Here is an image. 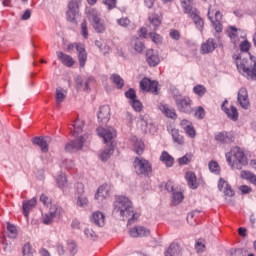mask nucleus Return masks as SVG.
<instances>
[{
  "label": "nucleus",
  "mask_w": 256,
  "mask_h": 256,
  "mask_svg": "<svg viewBox=\"0 0 256 256\" xmlns=\"http://www.w3.org/2000/svg\"><path fill=\"white\" fill-rule=\"evenodd\" d=\"M114 211L119 213L123 219H128V225H131L135 219H138V214L133 211V203L126 196H117L114 201Z\"/></svg>",
  "instance_id": "obj_1"
},
{
  "label": "nucleus",
  "mask_w": 256,
  "mask_h": 256,
  "mask_svg": "<svg viewBox=\"0 0 256 256\" xmlns=\"http://www.w3.org/2000/svg\"><path fill=\"white\" fill-rule=\"evenodd\" d=\"M97 133L99 137H102L104 140V143L106 145H109L108 148H105L100 154H99V159L101 161H107V159L111 158V155H113L115 151V142L113 141L115 137H117V131H115L113 128H103L99 127L97 129Z\"/></svg>",
  "instance_id": "obj_2"
},
{
  "label": "nucleus",
  "mask_w": 256,
  "mask_h": 256,
  "mask_svg": "<svg viewBox=\"0 0 256 256\" xmlns=\"http://www.w3.org/2000/svg\"><path fill=\"white\" fill-rule=\"evenodd\" d=\"M236 67L244 77L256 81V57L251 56L249 59L243 58V56H237L235 58Z\"/></svg>",
  "instance_id": "obj_3"
},
{
  "label": "nucleus",
  "mask_w": 256,
  "mask_h": 256,
  "mask_svg": "<svg viewBox=\"0 0 256 256\" xmlns=\"http://www.w3.org/2000/svg\"><path fill=\"white\" fill-rule=\"evenodd\" d=\"M226 161L231 169L241 170L243 167L248 165L249 160L245 155V152L239 147H234L231 151L226 153Z\"/></svg>",
  "instance_id": "obj_4"
},
{
  "label": "nucleus",
  "mask_w": 256,
  "mask_h": 256,
  "mask_svg": "<svg viewBox=\"0 0 256 256\" xmlns=\"http://www.w3.org/2000/svg\"><path fill=\"white\" fill-rule=\"evenodd\" d=\"M208 19L212 23V27L215 29L216 33H221L223 31V14L219 10H215L212 6L208 9Z\"/></svg>",
  "instance_id": "obj_5"
},
{
  "label": "nucleus",
  "mask_w": 256,
  "mask_h": 256,
  "mask_svg": "<svg viewBox=\"0 0 256 256\" xmlns=\"http://www.w3.org/2000/svg\"><path fill=\"white\" fill-rule=\"evenodd\" d=\"M133 165L134 171L137 175H144V177H149L153 171L151 163L143 158H135Z\"/></svg>",
  "instance_id": "obj_6"
},
{
  "label": "nucleus",
  "mask_w": 256,
  "mask_h": 256,
  "mask_svg": "<svg viewBox=\"0 0 256 256\" xmlns=\"http://www.w3.org/2000/svg\"><path fill=\"white\" fill-rule=\"evenodd\" d=\"M89 139H91V136L89 134L80 136L76 140L68 142L65 146V151L67 153H75V151L83 149V143H85Z\"/></svg>",
  "instance_id": "obj_7"
},
{
  "label": "nucleus",
  "mask_w": 256,
  "mask_h": 256,
  "mask_svg": "<svg viewBox=\"0 0 256 256\" xmlns=\"http://www.w3.org/2000/svg\"><path fill=\"white\" fill-rule=\"evenodd\" d=\"M81 0H72L68 3V11L66 12V19L70 23H77V15H79V4Z\"/></svg>",
  "instance_id": "obj_8"
},
{
  "label": "nucleus",
  "mask_w": 256,
  "mask_h": 256,
  "mask_svg": "<svg viewBox=\"0 0 256 256\" xmlns=\"http://www.w3.org/2000/svg\"><path fill=\"white\" fill-rule=\"evenodd\" d=\"M176 107L181 113H191L193 108L191 107L192 101L189 98L182 97L181 95L174 96Z\"/></svg>",
  "instance_id": "obj_9"
},
{
  "label": "nucleus",
  "mask_w": 256,
  "mask_h": 256,
  "mask_svg": "<svg viewBox=\"0 0 256 256\" xmlns=\"http://www.w3.org/2000/svg\"><path fill=\"white\" fill-rule=\"evenodd\" d=\"M111 191H113V186H111V184H102L95 194L96 201L102 203L105 199H109Z\"/></svg>",
  "instance_id": "obj_10"
},
{
  "label": "nucleus",
  "mask_w": 256,
  "mask_h": 256,
  "mask_svg": "<svg viewBox=\"0 0 256 256\" xmlns=\"http://www.w3.org/2000/svg\"><path fill=\"white\" fill-rule=\"evenodd\" d=\"M72 49H76V51H78L80 67H85V63H87V52L85 51V45L82 43L68 45V51H72Z\"/></svg>",
  "instance_id": "obj_11"
},
{
  "label": "nucleus",
  "mask_w": 256,
  "mask_h": 256,
  "mask_svg": "<svg viewBox=\"0 0 256 256\" xmlns=\"http://www.w3.org/2000/svg\"><path fill=\"white\" fill-rule=\"evenodd\" d=\"M218 189L219 191H222V193H224L226 201H231V197L235 196V191H233L231 185H229V183L223 178H220L218 182Z\"/></svg>",
  "instance_id": "obj_12"
},
{
  "label": "nucleus",
  "mask_w": 256,
  "mask_h": 256,
  "mask_svg": "<svg viewBox=\"0 0 256 256\" xmlns=\"http://www.w3.org/2000/svg\"><path fill=\"white\" fill-rule=\"evenodd\" d=\"M157 81H152L148 78H144L140 82V88L142 91H147L148 93H154V95H157V87H158Z\"/></svg>",
  "instance_id": "obj_13"
},
{
  "label": "nucleus",
  "mask_w": 256,
  "mask_h": 256,
  "mask_svg": "<svg viewBox=\"0 0 256 256\" xmlns=\"http://www.w3.org/2000/svg\"><path fill=\"white\" fill-rule=\"evenodd\" d=\"M105 214L101 211H95L90 215V222L96 227H105Z\"/></svg>",
  "instance_id": "obj_14"
},
{
  "label": "nucleus",
  "mask_w": 256,
  "mask_h": 256,
  "mask_svg": "<svg viewBox=\"0 0 256 256\" xmlns=\"http://www.w3.org/2000/svg\"><path fill=\"white\" fill-rule=\"evenodd\" d=\"M237 99L242 109H249L251 103L249 102V93L246 88H240Z\"/></svg>",
  "instance_id": "obj_15"
},
{
  "label": "nucleus",
  "mask_w": 256,
  "mask_h": 256,
  "mask_svg": "<svg viewBox=\"0 0 256 256\" xmlns=\"http://www.w3.org/2000/svg\"><path fill=\"white\" fill-rule=\"evenodd\" d=\"M229 104V101L225 100L222 104V110L227 115L228 119H231V121H237L239 119V112H237V108L235 106H230L227 108L226 105Z\"/></svg>",
  "instance_id": "obj_16"
},
{
  "label": "nucleus",
  "mask_w": 256,
  "mask_h": 256,
  "mask_svg": "<svg viewBox=\"0 0 256 256\" xmlns=\"http://www.w3.org/2000/svg\"><path fill=\"white\" fill-rule=\"evenodd\" d=\"M111 119V107L109 105L101 106L98 112V121L105 125Z\"/></svg>",
  "instance_id": "obj_17"
},
{
  "label": "nucleus",
  "mask_w": 256,
  "mask_h": 256,
  "mask_svg": "<svg viewBox=\"0 0 256 256\" xmlns=\"http://www.w3.org/2000/svg\"><path fill=\"white\" fill-rule=\"evenodd\" d=\"M146 61L150 67H157L161 63V58H159V54L155 50L149 49L146 52Z\"/></svg>",
  "instance_id": "obj_18"
},
{
  "label": "nucleus",
  "mask_w": 256,
  "mask_h": 256,
  "mask_svg": "<svg viewBox=\"0 0 256 256\" xmlns=\"http://www.w3.org/2000/svg\"><path fill=\"white\" fill-rule=\"evenodd\" d=\"M34 145H38L40 147L42 153H47L49 151V143H51V138L49 136L46 137H36L33 139Z\"/></svg>",
  "instance_id": "obj_19"
},
{
  "label": "nucleus",
  "mask_w": 256,
  "mask_h": 256,
  "mask_svg": "<svg viewBox=\"0 0 256 256\" xmlns=\"http://www.w3.org/2000/svg\"><path fill=\"white\" fill-rule=\"evenodd\" d=\"M130 237H149L151 231L143 226H136L129 230Z\"/></svg>",
  "instance_id": "obj_20"
},
{
  "label": "nucleus",
  "mask_w": 256,
  "mask_h": 256,
  "mask_svg": "<svg viewBox=\"0 0 256 256\" xmlns=\"http://www.w3.org/2000/svg\"><path fill=\"white\" fill-rule=\"evenodd\" d=\"M217 49V43L215 42L214 39L209 38L206 42H204L201 45V53L202 55H207V53H213V50Z\"/></svg>",
  "instance_id": "obj_21"
},
{
  "label": "nucleus",
  "mask_w": 256,
  "mask_h": 256,
  "mask_svg": "<svg viewBox=\"0 0 256 256\" xmlns=\"http://www.w3.org/2000/svg\"><path fill=\"white\" fill-rule=\"evenodd\" d=\"M241 32V30L237 29V27L235 26H229L227 28V35L229 37V39L231 40V43H233L234 45L239 44V33Z\"/></svg>",
  "instance_id": "obj_22"
},
{
  "label": "nucleus",
  "mask_w": 256,
  "mask_h": 256,
  "mask_svg": "<svg viewBox=\"0 0 256 256\" xmlns=\"http://www.w3.org/2000/svg\"><path fill=\"white\" fill-rule=\"evenodd\" d=\"M59 61H61V63L63 65H65L66 67H73V65H75V60H73V57L61 52V51H58L56 53Z\"/></svg>",
  "instance_id": "obj_23"
},
{
  "label": "nucleus",
  "mask_w": 256,
  "mask_h": 256,
  "mask_svg": "<svg viewBox=\"0 0 256 256\" xmlns=\"http://www.w3.org/2000/svg\"><path fill=\"white\" fill-rule=\"evenodd\" d=\"M215 141L218 143H233V135L229 132H220L215 134Z\"/></svg>",
  "instance_id": "obj_24"
},
{
  "label": "nucleus",
  "mask_w": 256,
  "mask_h": 256,
  "mask_svg": "<svg viewBox=\"0 0 256 256\" xmlns=\"http://www.w3.org/2000/svg\"><path fill=\"white\" fill-rule=\"evenodd\" d=\"M37 205V198L33 197L30 200H25L23 202V213L25 217H29V213L31 211V209H33V207H35Z\"/></svg>",
  "instance_id": "obj_25"
},
{
  "label": "nucleus",
  "mask_w": 256,
  "mask_h": 256,
  "mask_svg": "<svg viewBox=\"0 0 256 256\" xmlns=\"http://www.w3.org/2000/svg\"><path fill=\"white\" fill-rule=\"evenodd\" d=\"M160 161L167 167H173V165L175 164V158H173V156H171L170 153L167 151H163L161 153Z\"/></svg>",
  "instance_id": "obj_26"
},
{
  "label": "nucleus",
  "mask_w": 256,
  "mask_h": 256,
  "mask_svg": "<svg viewBox=\"0 0 256 256\" xmlns=\"http://www.w3.org/2000/svg\"><path fill=\"white\" fill-rule=\"evenodd\" d=\"M185 179L190 189H197V187H199V183H197V176L195 175V173L186 172Z\"/></svg>",
  "instance_id": "obj_27"
},
{
  "label": "nucleus",
  "mask_w": 256,
  "mask_h": 256,
  "mask_svg": "<svg viewBox=\"0 0 256 256\" xmlns=\"http://www.w3.org/2000/svg\"><path fill=\"white\" fill-rule=\"evenodd\" d=\"M84 125L85 124L80 119L74 121L70 127V131H71L72 135L74 137H79V133H81V131H83Z\"/></svg>",
  "instance_id": "obj_28"
},
{
  "label": "nucleus",
  "mask_w": 256,
  "mask_h": 256,
  "mask_svg": "<svg viewBox=\"0 0 256 256\" xmlns=\"http://www.w3.org/2000/svg\"><path fill=\"white\" fill-rule=\"evenodd\" d=\"M87 17L91 25H93V23H97L98 21H101V13H99L97 10L93 8L87 11Z\"/></svg>",
  "instance_id": "obj_29"
},
{
  "label": "nucleus",
  "mask_w": 256,
  "mask_h": 256,
  "mask_svg": "<svg viewBox=\"0 0 256 256\" xmlns=\"http://www.w3.org/2000/svg\"><path fill=\"white\" fill-rule=\"evenodd\" d=\"M188 15L191 17V19H193L197 29L202 32L205 23L203 22V19H201V17L198 16L197 10H194V12Z\"/></svg>",
  "instance_id": "obj_30"
},
{
  "label": "nucleus",
  "mask_w": 256,
  "mask_h": 256,
  "mask_svg": "<svg viewBox=\"0 0 256 256\" xmlns=\"http://www.w3.org/2000/svg\"><path fill=\"white\" fill-rule=\"evenodd\" d=\"M49 213L54 219H61V217H63V208L57 206V204H53L50 206Z\"/></svg>",
  "instance_id": "obj_31"
},
{
  "label": "nucleus",
  "mask_w": 256,
  "mask_h": 256,
  "mask_svg": "<svg viewBox=\"0 0 256 256\" xmlns=\"http://www.w3.org/2000/svg\"><path fill=\"white\" fill-rule=\"evenodd\" d=\"M180 2L184 13H186L187 15L193 13L194 11H197V9L193 8V0H180Z\"/></svg>",
  "instance_id": "obj_32"
},
{
  "label": "nucleus",
  "mask_w": 256,
  "mask_h": 256,
  "mask_svg": "<svg viewBox=\"0 0 256 256\" xmlns=\"http://www.w3.org/2000/svg\"><path fill=\"white\" fill-rule=\"evenodd\" d=\"M56 185L59 187V189L65 191V189H67V175L60 173L56 177Z\"/></svg>",
  "instance_id": "obj_33"
},
{
  "label": "nucleus",
  "mask_w": 256,
  "mask_h": 256,
  "mask_svg": "<svg viewBox=\"0 0 256 256\" xmlns=\"http://www.w3.org/2000/svg\"><path fill=\"white\" fill-rule=\"evenodd\" d=\"M170 133L172 135L174 143H177V145H183V143H185V140L183 139L181 134H179V129L172 128Z\"/></svg>",
  "instance_id": "obj_34"
},
{
  "label": "nucleus",
  "mask_w": 256,
  "mask_h": 256,
  "mask_svg": "<svg viewBox=\"0 0 256 256\" xmlns=\"http://www.w3.org/2000/svg\"><path fill=\"white\" fill-rule=\"evenodd\" d=\"M179 244L172 243L167 249L165 256H177L180 253Z\"/></svg>",
  "instance_id": "obj_35"
},
{
  "label": "nucleus",
  "mask_w": 256,
  "mask_h": 256,
  "mask_svg": "<svg viewBox=\"0 0 256 256\" xmlns=\"http://www.w3.org/2000/svg\"><path fill=\"white\" fill-rule=\"evenodd\" d=\"M160 109L162 110V113L166 117H169L170 119H177V113H175V110H173L165 105L160 106Z\"/></svg>",
  "instance_id": "obj_36"
},
{
  "label": "nucleus",
  "mask_w": 256,
  "mask_h": 256,
  "mask_svg": "<svg viewBox=\"0 0 256 256\" xmlns=\"http://www.w3.org/2000/svg\"><path fill=\"white\" fill-rule=\"evenodd\" d=\"M111 81L116 85L117 89H123V86L125 85L123 78L117 74L111 76Z\"/></svg>",
  "instance_id": "obj_37"
},
{
  "label": "nucleus",
  "mask_w": 256,
  "mask_h": 256,
  "mask_svg": "<svg viewBox=\"0 0 256 256\" xmlns=\"http://www.w3.org/2000/svg\"><path fill=\"white\" fill-rule=\"evenodd\" d=\"M66 97H67V91H65L63 88L56 89V102L57 103H63L65 101Z\"/></svg>",
  "instance_id": "obj_38"
},
{
  "label": "nucleus",
  "mask_w": 256,
  "mask_h": 256,
  "mask_svg": "<svg viewBox=\"0 0 256 256\" xmlns=\"http://www.w3.org/2000/svg\"><path fill=\"white\" fill-rule=\"evenodd\" d=\"M129 104L131 105L132 109L136 111V113H141L143 111V103L139 99H134L132 101H129Z\"/></svg>",
  "instance_id": "obj_39"
},
{
  "label": "nucleus",
  "mask_w": 256,
  "mask_h": 256,
  "mask_svg": "<svg viewBox=\"0 0 256 256\" xmlns=\"http://www.w3.org/2000/svg\"><path fill=\"white\" fill-rule=\"evenodd\" d=\"M183 192L181 191H174L172 192V203L173 205H179L181 201H183Z\"/></svg>",
  "instance_id": "obj_40"
},
{
  "label": "nucleus",
  "mask_w": 256,
  "mask_h": 256,
  "mask_svg": "<svg viewBox=\"0 0 256 256\" xmlns=\"http://www.w3.org/2000/svg\"><path fill=\"white\" fill-rule=\"evenodd\" d=\"M76 85L78 89L82 91H89V81H84L81 79V77L76 78Z\"/></svg>",
  "instance_id": "obj_41"
},
{
  "label": "nucleus",
  "mask_w": 256,
  "mask_h": 256,
  "mask_svg": "<svg viewBox=\"0 0 256 256\" xmlns=\"http://www.w3.org/2000/svg\"><path fill=\"white\" fill-rule=\"evenodd\" d=\"M193 93H195V95H197L198 97H203V95H205V93H207V88H205V86H203L201 84H198V85L194 86Z\"/></svg>",
  "instance_id": "obj_42"
},
{
  "label": "nucleus",
  "mask_w": 256,
  "mask_h": 256,
  "mask_svg": "<svg viewBox=\"0 0 256 256\" xmlns=\"http://www.w3.org/2000/svg\"><path fill=\"white\" fill-rule=\"evenodd\" d=\"M145 149V144L141 140H136L134 143V151L137 153V155L143 154V151Z\"/></svg>",
  "instance_id": "obj_43"
},
{
  "label": "nucleus",
  "mask_w": 256,
  "mask_h": 256,
  "mask_svg": "<svg viewBox=\"0 0 256 256\" xmlns=\"http://www.w3.org/2000/svg\"><path fill=\"white\" fill-rule=\"evenodd\" d=\"M148 19L153 26L154 31L159 28V25H161V19H159V17H157L156 15H151Z\"/></svg>",
  "instance_id": "obj_44"
},
{
  "label": "nucleus",
  "mask_w": 256,
  "mask_h": 256,
  "mask_svg": "<svg viewBox=\"0 0 256 256\" xmlns=\"http://www.w3.org/2000/svg\"><path fill=\"white\" fill-rule=\"evenodd\" d=\"M208 167L211 173H216V175H219V173L221 172V167L219 166V163H217L216 161H210Z\"/></svg>",
  "instance_id": "obj_45"
},
{
  "label": "nucleus",
  "mask_w": 256,
  "mask_h": 256,
  "mask_svg": "<svg viewBox=\"0 0 256 256\" xmlns=\"http://www.w3.org/2000/svg\"><path fill=\"white\" fill-rule=\"evenodd\" d=\"M92 27L97 33H105V23H103L101 20H98V22H94L92 24Z\"/></svg>",
  "instance_id": "obj_46"
},
{
  "label": "nucleus",
  "mask_w": 256,
  "mask_h": 256,
  "mask_svg": "<svg viewBox=\"0 0 256 256\" xmlns=\"http://www.w3.org/2000/svg\"><path fill=\"white\" fill-rule=\"evenodd\" d=\"M88 203H89V200L85 197V195L83 194L78 195L77 202H76V205L78 207H87Z\"/></svg>",
  "instance_id": "obj_47"
},
{
  "label": "nucleus",
  "mask_w": 256,
  "mask_h": 256,
  "mask_svg": "<svg viewBox=\"0 0 256 256\" xmlns=\"http://www.w3.org/2000/svg\"><path fill=\"white\" fill-rule=\"evenodd\" d=\"M61 169H66L67 171H71L75 167V163L72 162V160H64L60 164Z\"/></svg>",
  "instance_id": "obj_48"
},
{
  "label": "nucleus",
  "mask_w": 256,
  "mask_h": 256,
  "mask_svg": "<svg viewBox=\"0 0 256 256\" xmlns=\"http://www.w3.org/2000/svg\"><path fill=\"white\" fill-rule=\"evenodd\" d=\"M199 215V211L195 210L188 214L187 221L190 225H195V221H197V217Z\"/></svg>",
  "instance_id": "obj_49"
},
{
  "label": "nucleus",
  "mask_w": 256,
  "mask_h": 256,
  "mask_svg": "<svg viewBox=\"0 0 256 256\" xmlns=\"http://www.w3.org/2000/svg\"><path fill=\"white\" fill-rule=\"evenodd\" d=\"M84 235H86V238L90 239V241H95V239H97V233L90 228L84 229Z\"/></svg>",
  "instance_id": "obj_50"
},
{
  "label": "nucleus",
  "mask_w": 256,
  "mask_h": 256,
  "mask_svg": "<svg viewBox=\"0 0 256 256\" xmlns=\"http://www.w3.org/2000/svg\"><path fill=\"white\" fill-rule=\"evenodd\" d=\"M33 253H35V249H33V246H31V244L29 243H26L23 247V255L33 256Z\"/></svg>",
  "instance_id": "obj_51"
},
{
  "label": "nucleus",
  "mask_w": 256,
  "mask_h": 256,
  "mask_svg": "<svg viewBox=\"0 0 256 256\" xmlns=\"http://www.w3.org/2000/svg\"><path fill=\"white\" fill-rule=\"evenodd\" d=\"M149 36L152 39L153 43H156V45L163 43V37H161V35L155 32H151Z\"/></svg>",
  "instance_id": "obj_52"
},
{
  "label": "nucleus",
  "mask_w": 256,
  "mask_h": 256,
  "mask_svg": "<svg viewBox=\"0 0 256 256\" xmlns=\"http://www.w3.org/2000/svg\"><path fill=\"white\" fill-rule=\"evenodd\" d=\"M134 49L137 53H142V51L145 49V44H143V42L137 38L134 43Z\"/></svg>",
  "instance_id": "obj_53"
},
{
  "label": "nucleus",
  "mask_w": 256,
  "mask_h": 256,
  "mask_svg": "<svg viewBox=\"0 0 256 256\" xmlns=\"http://www.w3.org/2000/svg\"><path fill=\"white\" fill-rule=\"evenodd\" d=\"M7 231L12 239H15V237H17V227H15V225L8 224Z\"/></svg>",
  "instance_id": "obj_54"
},
{
  "label": "nucleus",
  "mask_w": 256,
  "mask_h": 256,
  "mask_svg": "<svg viewBox=\"0 0 256 256\" xmlns=\"http://www.w3.org/2000/svg\"><path fill=\"white\" fill-rule=\"evenodd\" d=\"M195 249L197 253H203V251H205V241L197 240L195 244Z\"/></svg>",
  "instance_id": "obj_55"
},
{
  "label": "nucleus",
  "mask_w": 256,
  "mask_h": 256,
  "mask_svg": "<svg viewBox=\"0 0 256 256\" xmlns=\"http://www.w3.org/2000/svg\"><path fill=\"white\" fill-rule=\"evenodd\" d=\"M192 159L191 154H187L181 158L178 159L179 165H187V163H190Z\"/></svg>",
  "instance_id": "obj_56"
},
{
  "label": "nucleus",
  "mask_w": 256,
  "mask_h": 256,
  "mask_svg": "<svg viewBox=\"0 0 256 256\" xmlns=\"http://www.w3.org/2000/svg\"><path fill=\"white\" fill-rule=\"evenodd\" d=\"M81 33H82V36L84 37V39L89 38V32L87 30V22L86 21H83L81 23Z\"/></svg>",
  "instance_id": "obj_57"
},
{
  "label": "nucleus",
  "mask_w": 256,
  "mask_h": 256,
  "mask_svg": "<svg viewBox=\"0 0 256 256\" xmlns=\"http://www.w3.org/2000/svg\"><path fill=\"white\" fill-rule=\"evenodd\" d=\"M249 49H251V43H249V41L245 40L240 43V51L247 53Z\"/></svg>",
  "instance_id": "obj_58"
},
{
  "label": "nucleus",
  "mask_w": 256,
  "mask_h": 256,
  "mask_svg": "<svg viewBox=\"0 0 256 256\" xmlns=\"http://www.w3.org/2000/svg\"><path fill=\"white\" fill-rule=\"evenodd\" d=\"M125 96L127 97V99H129V101H134L135 99H137V94L135 93V91L133 90V88H130L126 93Z\"/></svg>",
  "instance_id": "obj_59"
},
{
  "label": "nucleus",
  "mask_w": 256,
  "mask_h": 256,
  "mask_svg": "<svg viewBox=\"0 0 256 256\" xmlns=\"http://www.w3.org/2000/svg\"><path fill=\"white\" fill-rule=\"evenodd\" d=\"M52 221H55V218L53 217V215L50 214V212L43 216V224L44 225H51Z\"/></svg>",
  "instance_id": "obj_60"
},
{
  "label": "nucleus",
  "mask_w": 256,
  "mask_h": 256,
  "mask_svg": "<svg viewBox=\"0 0 256 256\" xmlns=\"http://www.w3.org/2000/svg\"><path fill=\"white\" fill-rule=\"evenodd\" d=\"M194 115L197 119H203L205 117V109L203 107L196 108Z\"/></svg>",
  "instance_id": "obj_61"
},
{
  "label": "nucleus",
  "mask_w": 256,
  "mask_h": 256,
  "mask_svg": "<svg viewBox=\"0 0 256 256\" xmlns=\"http://www.w3.org/2000/svg\"><path fill=\"white\" fill-rule=\"evenodd\" d=\"M103 3L110 10L115 9V7H117V0H103Z\"/></svg>",
  "instance_id": "obj_62"
},
{
  "label": "nucleus",
  "mask_w": 256,
  "mask_h": 256,
  "mask_svg": "<svg viewBox=\"0 0 256 256\" xmlns=\"http://www.w3.org/2000/svg\"><path fill=\"white\" fill-rule=\"evenodd\" d=\"M40 203H42L44 207H49V205H51V200L47 197V195L42 194L40 196Z\"/></svg>",
  "instance_id": "obj_63"
},
{
  "label": "nucleus",
  "mask_w": 256,
  "mask_h": 256,
  "mask_svg": "<svg viewBox=\"0 0 256 256\" xmlns=\"http://www.w3.org/2000/svg\"><path fill=\"white\" fill-rule=\"evenodd\" d=\"M118 25H120V27H128L131 23V20H129V18H120L117 20Z\"/></svg>",
  "instance_id": "obj_64"
}]
</instances>
